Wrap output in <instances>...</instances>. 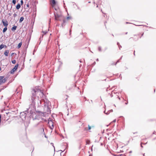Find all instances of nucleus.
Segmentation results:
<instances>
[{"mask_svg": "<svg viewBox=\"0 0 156 156\" xmlns=\"http://www.w3.org/2000/svg\"><path fill=\"white\" fill-rule=\"evenodd\" d=\"M29 110L30 113H29V120H30L31 118H32L33 120L36 119L39 120L41 115H39L38 114L36 113L33 111L31 108H30Z\"/></svg>", "mask_w": 156, "mask_h": 156, "instance_id": "1", "label": "nucleus"}, {"mask_svg": "<svg viewBox=\"0 0 156 156\" xmlns=\"http://www.w3.org/2000/svg\"><path fill=\"white\" fill-rule=\"evenodd\" d=\"M30 109V108H29L28 109H27L26 111H25V112H21L20 113V116L22 120H25L26 119L29 120V112L28 111Z\"/></svg>", "mask_w": 156, "mask_h": 156, "instance_id": "2", "label": "nucleus"}, {"mask_svg": "<svg viewBox=\"0 0 156 156\" xmlns=\"http://www.w3.org/2000/svg\"><path fill=\"white\" fill-rule=\"evenodd\" d=\"M39 92H41V90H36L34 89H33L32 90V96L31 98V104L33 105V106H34V105L35 104V103L34 100L36 97V94ZM31 105H32V104H31Z\"/></svg>", "mask_w": 156, "mask_h": 156, "instance_id": "3", "label": "nucleus"}, {"mask_svg": "<svg viewBox=\"0 0 156 156\" xmlns=\"http://www.w3.org/2000/svg\"><path fill=\"white\" fill-rule=\"evenodd\" d=\"M39 126V128L38 129L39 131L41 133L43 134H44V125L41 123H38L37 124H36L35 126V127H37L38 126Z\"/></svg>", "mask_w": 156, "mask_h": 156, "instance_id": "4", "label": "nucleus"}, {"mask_svg": "<svg viewBox=\"0 0 156 156\" xmlns=\"http://www.w3.org/2000/svg\"><path fill=\"white\" fill-rule=\"evenodd\" d=\"M35 105H34V106H33V105L32 104V106L33 107V109H32L33 111L35 112V111H36V113L37 114H38L39 115H41V117L42 116H44V113L39 110L38 109L36 110V108L35 107Z\"/></svg>", "mask_w": 156, "mask_h": 156, "instance_id": "5", "label": "nucleus"}, {"mask_svg": "<svg viewBox=\"0 0 156 156\" xmlns=\"http://www.w3.org/2000/svg\"><path fill=\"white\" fill-rule=\"evenodd\" d=\"M54 14L55 17V20H57V17L60 18L62 16L60 9L58 11H54Z\"/></svg>", "mask_w": 156, "mask_h": 156, "instance_id": "6", "label": "nucleus"}, {"mask_svg": "<svg viewBox=\"0 0 156 156\" xmlns=\"http://www.w3.org/2000/svg\"><path fill=\"white\" fill-rule=\"evenodd\" d=\"M49 106L47 105L46 106V105H44V116H45V114L46 113L47 114H49L51 113V110H50V108L49 107Z\"/></svg>", "mask_w": 156, "mask_h": 156, "instance_id": "7", "label": "nucleus"}, {"mask_svg": "<svg viewBox=\"0 0 156 156\" xmlns=\"http://www.w3.org/2000/svg\"><path fill=\"white\" fill-rule=\"evenodd\" d=\"M4 78V76H0V84L1 85L5 83L7 80V77Z\"/></svg>", "mask_w": 156, "mask_h": 156, "instance_id": "8", "label": "nucleus"}, {"mask_svg": "<svg viewBox=\"0 0 156 156\" xmlns=\"http://www.w3.org/2000/svg\"><path fill=\"white\" fill-rule=\"evenodd\" d=\"M19 66L18 64L16 65L14 68L11 70L10 72L11 74H13L14 73V72L16 71L18 69Z\"/></svg>", "mask_w": 156, "mask_h": 156, "instance_id": "9", "label": "nucleus"}, {"mask_svg": "<svg viewBox=\"0 0 156 156\" xmlns=\"http://www.w3.org/2000/svg\"><path fill=\"white\" fill-rule=\"evenodd\" d=\"M50 4L53 8L57 3V2L55 0H49Z\"/></svg>", "mask_w": 156, "mask_h": 156, "instance_id": "10", "label": "nucleus"}, {"mask_svg": "<svg viewBox=\"0 0 156 156\" xmlns=\"http://www.w3.org/2000/svg\"><path fill=\"white\" fill-rule=\"evenodd\" d=\"M2 23L5 27H7L8 25V22L6 20H4L3 19L2 21Z\"/></svg>", "mask_w": 156, "mask_h": 156, "instance_id": "11", "label": "nucleus"}, {"mask_svg": "<svg viewBox=\"0 0 156 156\" xmlns=\"http://www.w3.org/2000/svg\"><path fill=\"white\" fill-rule=\"evenodd\" d=\"M66 20L65 19H63V22L61 24V26L62 27H64L66 25Z\"/></svg>", "mask_w": 156, "mask_h": 156, "instance_id": "12", "label": "nucleus"}, {"mask_svg": "<svg viewBox=\"0 0 156 156\" xmlns=\"http://www.w3.org/2000/svg\"><path fill=\"white\" fill-rule=\"evenodd\" d=\"M17 27V26L14 25L11 28V30L13 31H14L16 30Z\"/></svg>", "mask_w": 156, "mask_h": 156, "instance_id": "13", "label": "nucleus"}, {"mask_svg": "<svg viewBox=\"0 0 156 156\" xmlns=\"http://www.w3.org/2000/svg\"><path fill=\"white\" fill-rule=\"evenodd\" d=\"M9 52V50H6L5 51L4 55L6 56H8V54Z\"/></svg>", "mask_w": 156, "mask_h": 156, "instance_id": "14", "label": "nucleus"}, {"mask_svg": "<svg viewBox=\"0 0 156 156\" xmlns=\"http://www.w3.org/2000/svg\"><path fill=\"white\" fill-rule=\"evenodd\" d=\"M4 47L6 48L7 46L6 45L3 44L0 45V50L2 49Z\"/></svg>", "mask_w": 156, "mask_h": 156, "instance_id": "15", "label": "nucleus"}, {"mask_svg": "<svg viewBox=\"0 0 156 156\" xmlns=\"http://www.w3.org/2000/svg\"><path fill=\"white\" fill-rule=\"evenodd\" d=\"M53 122L51 120H48V124L49 126V127H50V126H51V125H53Z\"/></svg>", "mask_w": 156, "mask_h": 156, "instance_id": "16", "label": "nucleus"}, {"mask_svg": "<svg viewBox=\"0 0 156 156\" xmlns=\"http://www.w3.org/2000/svg\"><path fill=\"white\" fill-rule=\"evenodd\" d=\"M21 7V5L20 3L16 5V9L17 10L19 9Z\"/></svg>", "mask_w": 156, "mask_h": 156, "instance_id": "17", "label": "nucleus"}, {"mask_svg": "<svg viewBox=\"0 0 156 156\" xmlns=\"http://www.w3.org/2000/svg\"><path fill=\"white\" fill-rule=\"evenodd\" d=\"M24 20V17L23 16H21L20 18V20H19V23H21L23 20Z\"/></svg>", "mask_w": 156, "mask_h": 156, "instance_id": "18", "label": "nucleus"}, {"mask_svg": "<svg viewBox=\"0 0 156 156\" xmlns=\"http://www.w3.org/2000/svg\"><path fill=\"white\" fill-rule=\"evenodd\" d=\"M22 45V42H20L18 44V46H17V48H20L21 47Z\"/></svg>", "mask_w": 156, "mask_h": 156, "instance_id": "19", "label": "nucleus"}, {"mask_svg": "<svg viewBox=\"0 0 156 156\" xmlns=\"http://www.w3.org/2000/svg\"><path fill=\"white\" fill-rule=\"evenodd\" d=\"M7 30V27H5V28H4L3 29V33H4Z\"/></svg>", "mask_w": 156, "mask_h": 156, "instance_id": "20", "label": "nucleus"}, {"mask_svg": "<svg viewBox=\"0 0 156 156\" xmlns=\"http://www.w3.org/2000/svg\"><path fill=\"white\" fill-rule=\"evenodd\" d=\"M53 8H54L56 11H57L59 10L58 7H55L54 6Z\"/></svg>", "mask_w": 156, "mask_h": 156, "instance_id": "21", "label": "nucleus"}, {"mask_svg": "<svg viewBox=\"0 0 156 156\" xmlns=\"http://www.w3.org/2000/svg\"><path fill=\"white\" fill-rule=\"evenodd\" d=\"M51 126H50L49 128L51 129H52L54 127V123L53 124V125H51Z\"/></svg>", "mask_w": 156, "mask_h": 156, "instance_id": "22", "label": "nucleus"}, {"mask_svg": "<svg viewBox=\"0 0 156 156\" xmlns=\"http://www.w3.org/2000/svg\"><path fill=\"white\" fill-rule=\"evenodd\" d=\"M98 50L100 52H101L102 51L101 47V46H99L98 47Z\"/></svg>", "mask_w": 156, "mask_h": 156, "instance_id": "23", "label": "nucleus"}, {"mask_svg": "<svg viewBox=\"0 0 156 156\" xmlns=\"http://www.w3.org/2000/svg\"><path fill=\"white\" fill-rule=\"evenodd\" d=\"M147 143V142L146 143H143L142 142H141V143H140V147H142V148H143V146H142V144H146Z\"/></svg>", "mask_w": 156, "mask_h": 156, "instance_id": "24", "label": "nucleus"}, {"mask_svg": "<svg viewBox=\"0 0 156 156\" xmlns=\"http://www.w3.org/2000/svg\"><path fill=\"white\" fill-rule=\"evenodd\" d=\"M94 127V126H92V127ZM91 126H90L89 125H88V130H90L91 129Z\"/></svg>", "mask_w": 156, "mask_h": 156, "instance_id": "25", "label": "nucleus"}, {"mask_svg": "<svg viewBox=\"0 0 156 156\" xmlns=\"http://www.w3.org/2000/svg\"><path fill=\"white\" fill-rule=\"evenodd\" d=\"M86 144H89L90 142V141L89 140H87L86 141Z\"/></svg>", "mask_w": 156, "mask_h": 156, "instance_id": "26", "label": "nucleus"}, {"mask_svg": "<svg viewBox=\"0 0 156 156\" xmlns=\"http://www.w3.org/2000/svg\"><path fill=\"white\" fill-rule=\"evenodd\" d=\"M16 0H12V3L14 5H15L16 4Z\"/></svg>", "mask_w": 156, "mask_h": 156, "instance_id": "27", "label": "nucleus"}, {"mask_svg": "<svg viewBox=\"0 0 156 156\" xmlns=\"http://www.w3.org/2000/svg\"><path fill=\"white\" fill-rule=\"evenodd\" d=\"M104 113L107 115H108L110 113V112H108V111L107 112H105V111H104Z\"/></svg>", "mask_w": 156, "mask_h": 156, "instance_id": "28", "label": "nucleus"}, {"mask_svg": "<svg viewBox=\"0 0 156 156\" xmlns=\"http://www.w3.org/2000/svg\"><path fill=\"white\" fill-rule=\"evenodd\" d=\"M12 63L14 64L16 63V60H12Z\"/></svg>", "mask_w": 156, "mask_h": 156, "instance_id": "29", "label": "nucleus"}, {"mask_svg": "<svg viewBox=\"0 0 156 156\" xmlns=\"http://www.w3.org/2000/svg\"><path fill=\"white\" fill-rule=\"evenodd\" d=\"M67 148H68V145L66 146V147L65 149L63 151H62V150H60V151H61L62 152H64L65 151V149H66Z\"/></svg>", "mask_w": 156, "mask_h": 156, "instance_id": "30", "label": "nucleus"}, {"mask_svg": "<svg viewBox=\"0 0 156 156\" xmlns=\"http://www.w3.org/2000/svg\"><path fill=\"white\" fill-rule=\"evenodd\" d=\"M119 61H120V60L119 59H118L116 62L115 63V65H116L119 62Z\"/></svg>", "mask_w": 156, "mask_h": 156, "instance_id": "31", "label": "nucleus"}, {"mask_svg": "<svg viewBox=\"0 0 156 156\" xmlns=\"http://www.w3.org/2000/svg\"><path fill=\"white\" fill-rule=\"evenodd\" d=\"M20 3L21 4H20L21 5H23V0H21L20 1Z\"/></svg>", "mask_w": 156, "mask_h": 156, "instance_id": "32", "label": "nucleus"}, {"mask_svg": "<svg viewBox=\"0 0 156 156\" xmlns=\"http://www.w3.org/2000/svg\"><path fill=\"white\" fill-rule=\"evenodd\" d=\"M60 18H58V17H57V20H56V21H61V20L59 19Z\"/></svg>", "mask_w": 156, "mask_h": 156, "instance_id": "33", "label": "nucleus"}, {"mask_svg": "<svg viewBox=\"0 0 156 156\" xmlns=\"http://www.w3.org/2000/svg\"><path fill=\"white\" fill-rule=\"evenodd\" d=\"M71 17L70 16H68L66 18L67 20H68L69 19H71Z\"/></svg>", "mask_w": 156, "mask_h": 156, "instance_id": "34", "label": "nucleus"}, {"mask_svg": "<svg viewBox=\"0 0 156 156\" xmlns=\"http://www.w3.org/2000/svg\"><path fill=\"white\" fill-rule=\"evenodd\" d=\"M96 64V62H94L92 64V66H94V65H95V64Z\"/></svg>", "mask_w": 156, "mask_h": 156, "instance_id": "35", "label": "nucleus"}, {"mask_svg": "<svg viewBox=\"0 0 156 156\" xmlns=\"http://www.w3.org/2000/svg\"><path fill=\"white\" fill-rule=\"evenodd\" d=\"M113 110L112 109H111V110L108 111V112H110V113L111 112H113Z\"/></svg>", "mask_w": 156, "mask_h": 156, "instance_id": "36", "label": "nucleus"}, {"mask_svg": "<svg viewBox=\"0 0 156 156\" xmlns=\"http://www.w3.org/2000/svg\"><path fill=\"white\" fill-rule=\"evenodd\" d=\"M14 54H15V53H12L11 54V56H13V55Z\"/></svg>", "mask_w": 156, "mask_h": 156, "instance_id": "37", "label": "nucleus"}, {"mask_svg": "<svg viewBox=\"0 0 156 156\" xmlns=\"http://www.w3.org/2000/svg\"><path fill=\"white\" fill-rule=\"evenodd\" d=\"M13 15V16L15 17L17 15H16V14L15 13Z\"/></svg>", "mask_w": 156, "mask_h": 156, "instance_id": "38", "label": "nucleus"}, {"mask_svg": "<svg viewBox=\"0 0 156 156\" xmlns=\"http://www.w3.org/2000/svg\"><path fill=\"white\" fill-rule=\"evenodd\" d=\"M118 47L120 50L121 49V48H122V46L120 45H119Z\"/></svg>", "mask_w": 156, "mask_h": 156, "instance_id": "39", "label": "nucleus"}, {"mask_svg": "<svg viewBox=\"0 0 156 156\" xmlns=\"http://www.w3.org/2000/svg\"><path fill=\"white\" fill-rule=\"evenodd\" d=\"M43 32L44 34H45L47 33V31H43Z\"/></svg>", "mask_w": 156, "mask_h": 156, "instance_id": "40", "label": "nucleus"}, {"mask_svg": "<svg viewBox=\"0 0 156 156\" xmlns=\"http://www.w3.org/2000/svg\"><path fill=\"white\" fill-rule=\"evenodd\" d=\"M51 145H52L53 146V147H54V150H55V147L54 146V145H53V143H51Z\"/></svg>", "mask_w": 156, "mask_h": 156, "instance_id": "41", "label": "nucleus"}, {"mask_svg": "<svg viewBox=\"0 0 156 156\" xmlns=\"http://www.w3.org/2000/svg\"><path fill=\"white\" fill-rule=\"evenodd\" d=\"M43 134L44 135L45 137V138H48V136L46 135L45 133H44V134Z\"/></svg>", "mask_w": 156, "mask_h": 156, "instance_id": "42", "label": "nucleus"}, {"mask_svg": "<svg viewBox=\"0 0 156 156\" xmlns=\"http://www.w3.org/2000/svg\"><path fill=\"white\" fill-rule=\"evenodd\" d=\"M120 117L122 118L123 120L124 119V118L122 116H120Z\"/></svg>", "mask_w": 156, "mask_h": 156, "instance_id": "43", "label": "nucleus"}, {"mask_svg": "<svg viewBox=\"0 0 156 156\" xmlns=\"http://www.w3.org/2000/svg\"><path fill=\"white\" fill-rule=\"evenodd\" d=\"M71 34V30L70 29L69 30V35H70Z\"/></svg>", "mask_w": 156, "mask_h": 156, "instance_id": "44", "label": "nucleus"}, {"mask_svg": "<svg viewBox=\"0 0 156 156\" xmlns=\"http://www.w3.org/2000/svg\"><path fill=\"white\" fill-rule=\"evenodd\" d=\"M112 92H113V91L112 92V93L111 94H110V96H111V97H112L113 96V95H112Z\"/></svg>", "mask_w": 156, "mask_h": 156, "instance_id": "45", "label": "nucleus"}, {"mask_svg": "<svg viewBox=\"0 0 156 156\" xmlns=\"http://www.w3.org/2000/svg\"><path fill=\"white\" fill-rule=\"evenodd\" d=\"M156 134V132L155 131H154L153 133V134Z\"/></svg>", "mask_w": 156, "mask_h": 156, "instance_id": "46", "label": "nucleus"}, {"mask_svg": "<svg viewBox=\"0 0 156 156\" xmlns=\"http://www.w3.org/2000/svg\"><path fill=\"white\" fill-rule=\"evenodd\" d=\"M115 63L114 62H113L112 63L111 65H115Z\"/></svg>", "mask_w": 156, "mask_h": 156, "instance_id": "47", "label": "nucleus"}, {"mask_svg": "<svg viewBox=\"0 0 156 156\" xmlns=\"http://www.w3.org/2000/svg\"><path fill=\"white\" fill-rule=\"evenodd\" d=\"M117 45H118V46L120 45L119 43L118 42L117 43Z\"/></svg>", "mask_w": 156, "mask_h": 156, "instance_id": "48", "label": "nucleus"}, {"mask_svg": "<svg viewBox=\"0 0 156 156\" xmlns=\"http://www.w3.org/2000/svg\"><path fill=\"white\" fill-rule=\"evenodd\" d=\"M1 115H0V123L1 122Z\"/></svg>", "mask_w": 156, "mask_h": 156, "instance_id": "49", "label": "nucleus"}, {"mask_svg": "<svg viewBox=\"0 0 156 156\" xmlns=\"http://www.w3.org/2000/svg\"><path fill=\"white\" fill-rule=\"evenodd\" d=\"M116 122V119H114L113 121H112V122Z\"/></svg>", "mask_w": 156, "mask_h": 156, "instance_id": "50", "label": "nucleus"}, {"mask_svg": "<svg viewBox=\"0 0 156 156\" xmlns=\"http://www.w3.org/2000/svg\"><path fill=\"white\" fill-rule=\"evenodd\" d=\"M27 7H29V5L28 4H27Z\"/></svg>", "mask_w": 156, "mask_h": 156, "instance_id": "51", "label": "nucleus"}, {"mask_svg": "<svg viewBox=\"0 0 156 156\" xmlns=\"http://www.w3.org/2000/svg\"><path fill=\"white\" fill-rule=\"evenodd\" d=\"M121 74H120L119 75V77H120V79L121 80H122V77L121 76Z\"/></svg>", "mask_w": 156, "mask_h": 156, "instance_id": "52", "label": "nucleus"}, {"mask_svg": "<svg viewBox=\"0 0 156 156\" xmlns=\"http://www.w3.org/2000/svg\"><path fill=\"white\" fill-rule=\"evenodd\" d=\"M108 49V48L107 47H105V50H107V49Z\"/></svg>", "mask_w": 156, "mask_h": 156, "instance_id": "53", "label": "nucleus"}, {"mask_svg": "<svg viewBox=\"0 0 156 156\" xmlns=\"http://www.w3.org/2000/svg\"><path fill=\"white\" fill-rule=\"evenodd\" d=\"M122 56L120 57V58H119V59L120 60H121V59H122Z\"/></svg>", "mask_w": 156, "mask_h": 156, "instance_id": "54", "label": "nucleus"}, {"mask_svg": "<svg viewBox=\"0 0 156 156\" xmlns=\"http://www.w3.org/2000/svg\"><path fill=\"white\" fill-rule=\"evenodd\" d=\"M128 101H127V102H126L125 104L126 105H127L128 104Z\"/></svg>", "mask_w": 156, "mask_h": 156, "instance_id": "55", "label": "nucleus"}, {"mask_svg": "<svg viewBox=\"0 0 156 156\" xmlns=\"http://www.w3.org/2000/svg\"><path fill=\"white\" fill-rule=\"evenodd\" d=\"M125 69H128V68L127 67H125Z\"/></svg>", "mask_w": 156, "mask_h": 156, "instance_id": "56", "label": "nucleus"}, {"mask_svg": "<svg viewBox=\"0 0 156 156\" xmlns=\"http://www.w3.org/2000/svg\"><path fill=\"white\" fill-rule=\"evenodd\" d=\"M133 54L134 55H135V51H134Z\"/></svg>", "mask_w": 156, "mask_h": 156, "instance_id": "57", "label": "nucleus"}, {"mask_svg": "<svg viewBox=\"0 0 156 156\" xmlns=\"http://www.w3.org/2000/svg\"><path fill=\"white\" fill-rule=\"evenodd\" d=\"M118 98H119V100L120 99V97H119V96H118Z\"/></svg>", "mask_w": 156, "mask_h": 156, "instance_id": "58", "label": "nucleus"}, {"mask_svg": "<svg viewBox=\"0 0 156 156\" xmlns=\"http://www.w3.org/2000/svg\"><path fill=\"white\" fill-rule=\"evenodd\" d=\"M23 51H24L23 53H24V52H26V50H24Z\"/></svg>", "mask_w": 156, "mask_h": 156, "instance_id": "59", "label": "nucleus"}, {"mask_svg": "<svg viewBox=\"0 0 156 156\" xmlns=\"http://www.w3.org/2000/svg\"><path fill=\"white\" fill-rule=\"evenodd\" d=\"M96 61H98L99 60V59H98V58H97L96 59Z\"/></svg>", "mask_w": 156, "mask_h": 156, "instance_id": "60", "label": "nucleus"}, {"mask_svg": "<svg viewBox=\"0 0 156 156\" xmlns=\"http://www.w3.org/2000/svg\"><path fill=\"white\" fill-rule=\"evenodd\" d=\"M101 146H102V145H103V143H101Z\"/></svg>", "mask_w": 156, "mask_h": 156, "instance_id": "61", "label": "nucleus"}, {"mask_svg": "<svg viewBox=\"0 0 156 156\" xmlns=\"http://www.w3.org/2000/svg\"><path fill=\"white\" fill-rule=\"evenodd\" d=\"M9 16H11V13H9Z\"/></svg>", "mask_w": 156, "mask_h": 156, "instance_id": "62", "label": "nucleus"}, {"mask_svg": "<svg viewBox=\"0 0 156 156\" xmlns=\"http://www.w3.org/2000/svg\"><path fill=\"white\" fill-rule=\"evenodd\" d=\"M77 9H79L80 10V8L79 7H77Z\"/></svg>", "mask_w": 156, "mask_h": 156, "instance_id": "63", "label": "nucleus"}, {"mask_svg": "<svg viewBox=\"0 0 156 156\" xmlns=\"http://www.w3.org/2000/svg\"><path fill=\"white\" fill-rule=\"evenodd\" d=\"M132 152V151H130L129 152V153H131Z\"/></svg>", "mask_w": 156, "mask_h": 156, "instance_id": "64", "label": "nucleus"}]
</instances>
